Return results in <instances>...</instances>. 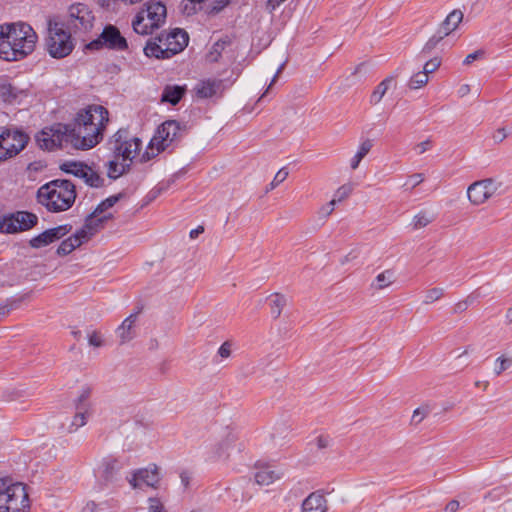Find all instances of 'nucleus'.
Segmentation results:
<instances>
[{"label": "nucleus", "mask_w": 512, "mask_h": 512, "mask_svg": "<svg viewBox=\"0 0 512 512\" xmlns=\"http://www.w3.org/2000/svg\"><path fill=\"white\" fill-rule=\"evenodd\" d=\"M352 190L353 188L350 184H344L335 191L332 200H336V203L341 202L349 197V195L352 193Z\"/></svg>", "instance_id": "obj_40"}, {"label": "nucleus", "mask_w": 512, "mask_h": 512, "mask_svg": "<svg viewBox=\"0 0 512 512\" xmlns=\"http://www.w3.org/2000/svg\"><path fill=\"white\" fill-rule=\"evenodd\" d=\"M288 175H289V172H288L287 168H285V167L281 168L274 176V178L271 181V183L269 184V187L267 188V190H273L274 188H276L278 185H280L282 182H284L287 179Z\"/></svg>", "instance_id": "obj_41"}, {"label": "nucleus", "mask_w": 512, "mask_h": 512, "mask_svg": "<svg viewBox=\"0 0 512 512\" xmlns=\"http://www.w3.org/2000/svg\"><path fill=\"white\" fill-rule=\"evenodd\" d=\"M283 475L282 469L269 464H257L253 472L254 481L260 486H268L281 479Z\"/></svg>", "instance_id": "obj_21"}, {"label": "nucleus", "mask_w": 512, "mask_h": 512, "mask_svg": "<svg viewBox=\"0 0 512 512\" xmlns=\"http://www.w3.org/2000/svg\"><path fill=\"white\" fill-rule=\"evenodd\" d=\"M285 0H268L266 3V7L269 12H273L277 7H279Z\"/></svg>", "instance_id": "obj_56"}, {"label": "nucleus", "mask_w": 512, "mask_h": 512, "mask_svg": "<svg viewBox=\"0 0 512 512\" xmlns=\"http://www.w3.org/2000/svg\"><path fill=\"white\" fill-rule=\"evenodd\" d=\"M28 96V90L16 85L8 78H0V98L7 103L21 102Z\"/></svg>", "instance_id": "obj_20"}, {"label": "nucleus", "mask_w": 512, "mask_h": 512, "mask_svg": "<svg viewBox=\"0 0 512 512\" xmlns=\"http://www.w3.org/2000/svg\"><path fill=\"white\" fill-rule=\"evenodd\" d=\"M120 195H113L102 201L94 210V212L87 218L93 219V227L103 223L105 220L111 218V214H104L108 209L113 207L119 200Z\"/></svg>", "instance_id": "obj_24"}, {"label": "nucleus", "mask_w": 512, "mask_h": 512, "mask_svg": "<svg viewBox=\"0 0 512 512\" xmlns=\"http://www.w3.org/2000/svg\"><path fill=\"white\" fill-rule=\"evenodd\" d=\"M232 344L228 341L224 342L218 349V355L221 358H228L231 355Z\"/></svg>", "instance_id": "obj_50"}, {"label": "nucleus", "mask_w": 512, "mask_h": 512, "mask_svg": "<svg viewBox=\"0 0 512 512\" xmlns=\"http://www.w3.org/2000/svg\"><path fill=\"white\" fill-rule=\"evenodd\" d=\"M444 295V289L441 287H434L426 291L424 296V304H432L439 299H441Z\"/></svg>", "instance_id": "obj_37"}, {"label": "nucleus", "mask_w": 512, "mask_h": 512, "mask_svg": "<svg viewBox=\"0 0 512 512\" xmlns=\"http://www.w3.org/2000/svg\"><path fill=\"white\" fill-rule=\"evenodd\" d=\"M428 80L429 77L426 72L419 71L411 77L409 85L412 89H419L423 87L428 82Z\"/></svg>", "instance_id": "obj_38"}, {"label": "nucleus", "mask_w": 512, "mask_h": 512, "mask_svg": "<svg viewBox=\"0 0 512 512\" xmlns=\"http://www.w3.org/2000/svg\"><path fill=\"white\" fill-rule=\"evenodd\" d=\"M148 504L149 512H167L163 503L158 498H149Z\"/></svg>", "instance_id": "obj_48"}, {"label": "nucleus", "mask_w": 512, "mask_h": 512, "mask_svg": "<svg viewBox=\"0 0 512 512\" xmlns=\"http://www.w3.org/2000/svg\"><path fill=\"white\" fill-rule=\"evenodd\" d=\"M424 181V176L421 173H415L408 177L403 187L406 190H412Z\"/></svg>", "instance_id": "obj_42"}, {"label": "nucleus", "mask_w": 512, "mask_h": 512, "mask_svg": "<svg viewBox=\"0 0 512 512\" xmlns=\"http://www.w3.org/2000/svg\"><path fill=\"white\" fill-rule=\"evenodd\" d=\"M443 38H445V36H442V33L437 30V32L426 42L421 53L426 54L431 52Z\"/></svg>", "instance_id": "obj_39"}, {"label": "nucleus", "mask_w": 512, "mask_h": 512, "mask_svg": "<svg viewBox=\"0 0 512 512\" xmlns=\"http://www.w3.org/2000/svg\"><path fill=\"white\" fill-rule=\"evenodd\" d=\"M38 218L35 214L19 211L0 217V232L14 234L31 229L37 224Z\"/></svg>", "instance_id": "obj_10"}, {"label": "nucleus", "mask_w": 512, "mask_h": 512, "mask_svg": "<svg viewBox=\"0 0 512 512\" xmlns=\"http://www.w3.org/2000/svg\"><path fill=\"white\" fill-rule=\"evenodd\" d=\"M226 41H217L213 46L209 54V58L211 61H217L218 57L221 55L222 50L224 49Z\"/></svg>", "instance_id": "obj_47"}, {"label": "nucleus", "mask_w": 512, "mask_h": 512, "mask_svg": "<svg viewBox=\"0 0 512 512\" xmlns=\"http://www.w3.org/2000/svg\"><path fill=\"white\" fill-rule=\"evenodd\" d=\"M88 341L89 344L94 347H100L102 345L101 335L96 331H93L88 335Z\"/></svg>", "instance_id": "obj_52"}, {"label": "nucleus", "mask_w": 512, "mask_h": 512, "mask_svg": "<svg viewBox=\"0 0 512 512\" xmlns=\"http://www.w3.org/2000/svg\"><path fill=\"white\" fill-rule=\"evenodd\" d=\"M160 37L163 41L164 51H167L171 57L181 52L189 40L188 34L181 29H175L170 33L160 35Z\"/></svg>", "instance_id": "obj_19"}, {"label": "nucleus", "mask_w": 512, "mask_h": 512, "mask_svg": "<svg viewBox=\"0 0 512 512\" xmlns=\"http://www.w3.org/2000/svg\"><path fill=\"white\" fill-rule=\"evenodd\" d=\"M60 168L65 173L72 174L83 179L85 183L91 187H100L102 185L103 180L100 176L91 167L84 163L66 161L61 164Z\"/></svg>", "instance_id": "obj_15"}, {"label": "nucleus", "mask_w": 512, "mask_h": 512, "mask_svg": "<svg viewBox=\"0 0 512 512\" xmlns=\"http://www.w3.org/2000/svg\"><path fill=\"white\" fill-rule=\"evenodd\" d=\"M506 137H507V132H506L505 128L497 129L493 135V139L496 142H502Z\"/></svg>", "instance_id": "obj_55"}, {"label": "nucleus", "mask_w": 512, "mask_h": 512, "mask_svg": "<svg viewBox=\"0 0 512 512\" xmlns=\"http://www.w3.org/2000/svg\"><path fill=\"white\" fill-rule=\"evenodd\" d=\"M327 502L321 492L311 493L302 503V512H326Z\"/></svg>", "instance_id": "obj_26"}, {"label": "nucleus", "mask_w": 512, "mask_h": 512, "mask_svg": "<svg viewBox=\"0 0 512 512\" xmlns=\"http://www.w3.org/2000/svg\"><path fill=\"white\" fill-rule=\"evenodd\" d=\"M271 305V314L274 318H278L282 312V309L285 305V298L279 294H275L270 302Z\"/></svg>", "instance_id": "obj_36"}, {"label": "nucleus", "mask_w": 512, "mask_h": 512, "mask_svg": "<svg viewBox=\"0 0 512 512\" xmlns=\"http://www.w3.org/2000/svg\"><path fill=\"white\" fill-rule=\"evenodd\" d=\"M501 187V183L492 178L478 180L467 188V197L472 205L479 206L487 202Z\"/></svg>", "instance_id": "obj_12"}, {"label": "nucleus", "mask_w": 512, "mask_h": 512, "mask_svg": "<svg viewBox=\"0 0 512 512\" xmlns=\"http://www.w3.org/2000/svg\"><path fill=\"white\" fill-rule=\"evenodd\" d=\"M90 388L88 387H85L81 390L79 396L77 397V399L75 400V406L77 407V405H86L88 410H91V406H90V403H89V397H90Z\"/></svg>", "instance_id": "obj_43"}, {"label": "nucleus", "mask_w": 512, "mask_h": 512, "mask_svg": "<svg viewBox=\"0 0 512 512\" xmlns=\"http://www.w3.org/2000/svg\"><path fill=\"white\" fill-rule=\"evenodd\" d=\"M433 221V216L429 215L425 211L417 213L412 220V225L415 230L426 227Z\"/></svg>", "instance_id": "obj_35"}, {"label": "nucleus", "mask_w": 512, "mask_h": 512, "mask_svg": "<svg viewBox=\"0 0 512 512\" xmlns=\"http://www.w3.org/2000/svg\"><path fill=\"white\" fill-rule=\"evenodd\" d=\"M336 200H331L327 205L323 206L320 210L321 214L324 216H329L335 208Z\"/></svg>", "instance_id": "obj_54"}, {"label": "nucleus", "mask_w": 512, "mask_h": 512, "mask_svg": "<svg viewBox=\"0 0 512 512\" xmlns=\"http://www.w3.org/2000/svg\"><path fill=\"white\" fill-rule=\"evenodd\" d=\"M475 301V297L473 295H469L466 299L459 301L454 306L455 313H461L465 311L470 305H472Z\"/></svg>", "instance_id": "obj_46"}, {"label": "nucleus", "mask_w": 512, "mask_h": 512, "mask_svg": "<svg viewBox=\"0 0 512 512\" xmlns=\"http://www.w3.org/2000/svg\"><path fill=\"white\" fill-rule=\"evenodd\" d=\"M426 417V412L421 409V408H417L416 410H414L413 412V415H412V421L414 423H420L424 418Z\"/></svg>", "instance_id": "obj_53"}, {"label": "nucleus", "mask_w": 512, "mask_h": 512, "mask_svg": "<svg viewBox=\"0 0 512 512\" xmlns=\"http://www.w3.org/2000/svg\"><path fill=\"white\" fill-rule=\"evenodd\" d=\"M76 196L75 184L66 179L52 180L37 191L38 203L51 213L69 210L75 203Z\"/></svg>", "instance_id": "obj_3"}, {"label": "nucleus", "mask_w": 512, "mask_h": 512, "mask_svg": "<svg viewBox=\"0 0 512 512\" xmlns=\"http://www.w3.org/2000/svg\"><path fill=\"white\" fill-rule=\"evenodd\" d=\"M459 507V502L457 500H452L446 505L445 512H456Z\"/></svg>", "instance_id": "obj_58"}, {"label": "nucleus", "mask_w": 512, "mask_h": 512, "mask_svg": "<svg viewBox=\"0 0 512 512\" xmlns=\"http://www.w3.org/2000/svg\"><path fill=\"white\" fill-rule=\"evenodd\" d=\"M484 55V51L482 50H477L473 53H470L468 54L465 59L463 60V64L464 65H470L472 64L475 60L481 58L482 56Z\"/></svg>", "instance_id": "obj_51"}, {"label": "nucleus", "mask_w": 512, "mask_h": 512, "mask_svg": "<svg viewBox=\"0 0 512 512\" xmlns=\"http://www.w3.org/2000/svg\"><path fill=\"white\" fill-rule=\"evenodd\" d=\"M193 91L199 99L219 98L225 91L224 81L214 78L203 79L196 83Z\"/></svg>", "instance_id": "obj_18"}, {"label": "nucleus", "mask_w": 512, "mask_h": 512, "mask_svg": "<svg viewBox=\"0 0 512 512\" xmlns=\"http://www.w3.org/2000/svg\"><path fill=\"white\" fill-rule=\"evenodd\" d=\"M108 122L109 112L105 107L89 105L77 113L73 128L61 124L45 128L36 140L40 148L49 151L60 147L64 140L76 149L88 150L103 139Z\"/></svg>", "instance_id": "obj_1"}, {"label": "nucleus", "mask_w": 512, "mask_h": 512, "mask_svg": "<svg viewBox=\"0 0 512 512\" xmlns=\"http://www.w3.org/2000/svg\"><path fill=\"white\" fill-rule=\"evenodd\" d=\"M441 64V59L439 57H434L427 61L423 67V72H426V74L429 76L430 73H433L436 71Z\"/></svg>", "instance_id": "obj_45"}, {"label": "nucleus", "mask_w": 512, "mask_h": 512, "mask_svg": "<svg viewBox=\"0 0 512 512\" xmlns=\"http://www.w3.org/2000/svg\"><path fill=\"white\" fill-rule=\"evenodd\" d=\"M120 466L116 459H105L96 469L95 475L101 484L106 485L113 480Z\"/></svg>", "instance_id": "obj_25"}, {"label": "nucleus", "mask_w": 512, "mask_h": 512, "mask_svg": "<svg viewBox=\"0 0 512 512\" xmlns=\"http://www.w3.org/2000/svg\"><path fill=\"white\" fill-rule=\"evenodd\" d=\"M97 23L95 10L88 4L77 2L68 7L62 24L74 37L86 41Z\"/></svg>", "instance_id": "obj_4"}, {"label": "nucleus", "mask_w": 512, "mask_h": 512, "mask_svg": "<svg viewBox=\"0 0 512 512\" xmlns=\"http://www.w3.org/2000/svg\"><path fill=\"white\" fill-rule=\"evenodd\" d=\"M95 232L96 228L93 227V219H86L84 226L80 230L60 243L57 248V254L61 256L70 254L75 248L87 241Z\"/></svg>", "instance_id": "obj_14"}, {"label": "nucleus", "mask_w": 512, "mask_h": 512, "mask_svg": "<svg viewBox=\"0 0 512 512\" xmlns=\"http://www.w3.org/2000/svg\"><path fill=\"white\" fill-rule=\"evenodd\" d=\"M372 146L373 143L370 139H366L359 144L355 155L350 159V167L352 170L359 167L360 162L370 152Z\"/></svg>", "instance_id": "obj_32"}, {"label": "nucleus", "mask_w": 512, "mask_h": 512, "mask_svg": "<svg viewBox=\"0 0 512 512\" xmlns=\"http://www.w3.org/2000/svg\"><path fill=\"white\" fill-rule=\"evenodd\" d=\"M38 41L34 29L27 23L14 22L0 25V58L20 61L30 55Z\"/></svg>", "instance_id": "obj_2"}, {"label": "nucleus", "mask_w": 512, "mask_h": 512, "mask_svg": "<svg viewBox=\"0 0 512 512\" xmlns=\"http://www.w3.org/2000/svg\"><path fill=\"white\" fill-rule=\"evenodd\" d=\"M167 15L166 6L158 1H149L132 21L133 30L140 35L151 34L164 24Z\"/></svg>", "instance_id": "obj_7"}, {"label": "nucleus", "mask_w": 512, "mask_h": 512, "mask_svg": "<svg viewBox=\"0 0 512 512\" xmlns=\"http://www.w3.org/2000/svg\"><path fill=\"white\" fill-rule=\"evenodd\" d=\"M130 165L131 162L126 159L113 155V159L107 164V175L111 179H117L129 170Z\"/></svg>", "instance_id": "obj_27"}, {"label": "nucleus", "mask_w": 512, "mask_h": 512, "mask_svg": "<svg viewBox=\"0 0 512 512\" xmlns=\"http://www.w3.org/2000/svg\"><path fill=\"white\" fill-rule=\"evenodd\" d=\"M505 319L508 324H512V307L508 308L506 311Z\"/></svg>", "instance_id": "obj_63"}, {"label": "nucleus", "mask_w": 512, "mask_h": 512, "mask_svg": "<svg viewBox=\"0 0 512 512\" xmlns=\"http://www.w3.org/2000/svg\"><path fill=\"white\" fill-rule=\"evenodd\" d=\"M433 146V142L431 139H426L420 143H418L416 146H415V151L417 154L421 155L423 153H425L426 151L430 150Z\"/></svg>", "instance_id": "obj_49"}, {"label": "nucleus", "mask_w": 512, "mask_h": 512, "mask_svg": "<svg viewBox=\"0 0 512 512\" xmlns=\"http://www.w3.org/2000/svg\"><path fill=\"white\" fill-rule=\"evenodd\" d=\"M26 486L9 478H0V512H29Z\"/></svg>", "instance_id": "obj_5"}, {"label": "nucleus", "mask_w": 512, "mask_h": 512, "mask_svg": "<svg viewBox=\"0 0 512 512\" xmlns=\"http://www.w3.org/2000/svg\"><path fill=\"white\" fill-rule=\"evenodd\" d=\"M180 137V125L175 120L162 123L154 133L145 152L141 155V161L146 162L170 148Z\"/></svg>", "instance_id": "obj_6"}, {"label": "nucleus", "mask_w": 512, "mask_h": 512, "mask_svg": "<svg viewBox=\"0 0 512 512\" xmlns=\"http://www.w3.org/2000/svg\"><path fill=\"white\" fill-rule=\"evenodd\" d=\"M203 227H198L196 229H193L190 231V237L191 238H196L200 233L203 232Z\"/></svg>", "instance_id": "obj_61"}, {"label": "nucleus", "mask_w": 512, "mask_h": 512, "mask_svg": "<svg viewBox=\"0 0 512 512\" xmlns=\"http://www.w3.org/2000/svg\"><path fill=\"white\" fill-rule=\"evenodd\" d=\"M145 55L148 57L167 59L171 56L164 51V45L161 37L157 38L155 42H149L144 48Z\"/></svg>", "instance_id": "obj_31"}, {"label": "nucleus", "mask_w": 512, "mask_h": 512, "mask_svg": "<svg viewBox=\"0 0 512 512\" xmlns=\"http://www.w3.org/2000/svg\"><path fill=\"white\" fill-rule=\"evenodd\" d=\"M128 482L134 489L142 488L143 486L157 488L160 482L159 469L154 464L147 468L138 469L133 472Z\"/></svg>", "instance_id": "obj_17"}, {"label": "nucleus", "mask_w": 512, "mask_h": 512, "mask_svg": "<svg viewBox=\"0 0 512 512\" xmlns=\"http://www.w3.org/2000/svg\"><path fill=\"white\" fill-rule=\"evenodd\" d=\"M393 83L394 79L392 77H388L380 82L370 96V103L373 105L378 104Z\"/></svg>", "instance_id": "obj_33"}, {"label": "nucleus", "mask_w": 512, "mask_h": 512, "mask_svg": "<svg viewBox=\"0 0 512 512\" xmlns=\"http://www.w3.org/2000/svg\"><path fill=\"white\" fill-rule=\"evenodd\" d=\"M182 484L187 487L189 485L190 475L187 472H182L180 474Z\"/></svg>", "instance_id": "obj_60"}, {"label": "nucleus", "mask_w": 512, "mask_h": 512, "mask_svg": "<svg viewBox=\"0 0 512 512\" xmlns=\"http://www.w3.org/2000/svg\"><path fill=\"white\" fill-rule=\"evenodd\" d=\"M185 93V87L179 85H168L164 88L161 101L176 105Z\"/></svg>", "instance_id": "obj_29"}, {"label": "nucleus", "mask_w": 512, "mask_h": 512, "mask_svg": "<svg viewBox=\"0 0 512 512\" xmlns=\"http://www.w3.org/2000/svg\"><path fill=\"white\" fill-rule=\"evenodd\" d=\"M394 281V272L391 270H385L376 276L375 280L372 283V286L377 290H381L393 284Z\"/></svg>", "instance_id": "obj_34"}, {"label": "nucleus", "mask_w": 512, "mask_h": 512, "mask_svg": "<svg viewBox=\"0 0 512 512\" xmlns=\"http://www.w3.org/2000/svg\"><path fill=\"white\" fill-rule=\"evenodd\" d=\"M470 91V88H469V85H462L460 90H459V93L461 94V96H464L466 95L468 92Z\"/></svg>", "instance_id": "obj_64"}, {"label": "nucleus", "mask_w": 512, "mask_h": 512, "mask_svg": "<svg viewBox=\"0 0 512 512\" xmlns=\"http://www.w3.org/2000/svg\"><path fill=\"white\" fill-rule=\"evenodd\" d=\"M511 365V360L505 357H498L495 361L494 372L496 375H500L502 372L507 370Z\"/></svg>", "instance_id": "obj_44"}, {"label": "nucleus", "mask_w": 512, "mask_h": 512, "mask_svg": "<svg viewBox=\"0 0 512 512\" xmlns=\"http://www.w3.org/2000/svg\"><path fill=\"white\" fill-rule=\"evenodd\" d=\"M138 319V312L130 314L126 317L121 325L117 328L116 334L121 344L131 341L136 336L135 324Z\"/></svg>", "instance_id": "obj_23"}, {"label": "nucleus", "mask_w": 512, "mask_h": 512, "mask_svg": "<svg viewBox=\"0 0 512 512\" xmlns=\"http://www.w3.org/2000/svg\"><path fill=\"white\" fill-rule=\"evenodd\" d=\"M67 229L65 226H59L56 228L48 229L41 234L30 240V245L33 248H41L47 246L48 244L60 239L64 235H66Z\"/></svg>", "instance_id": "obj_22"}, {"label": "nucleus", "mask_w": 512, "mask_h": 512, "mask_svg": "<svg viewBox=\"0 0 512 512\" xmlns=\"http://www.w3.org/2000/svg\"><path fill=\"white\" fill-rule=\"evenodd\" d=\"M90 416V410H88L86 405H77L76 413L67 428L69 433L75 432L80 427L84 426L87 423V419Z\"/></svg>", "instance_id": "obj_30"}, {"label": "nucleus", "mask_w": 512, "mask_h": 512, "mask_svg": "<svg viewBox=\"0 0 512 512\" xmlns=\"http://www.w3.org/2000/svg\"><path fill=\"white\" fill-rule=\"evenodd\" d=\"M106 46L114 50H125L127 48V41L121 35L117 27L113 25H107L99 37L95 40L90 41L86 48L89 50H98L101 47Z\"/></svg>", "instance_id": "obj_13"}, {"label": "nucleus", "mask_w": 512, "mask_h": 512, "mask_svg": "<svg viewBox=\"0 0 512 512\" xmlns=\"http://www.w3.org/2000/svg\"><path fill=\"white\" fill-rule=\"evenodd\" d=\"M284 67V64H281L279 66V68L277 69L276 71V74L274 75L273 79L271 80L270 84H269V87L268 89L274 84V82L276 81V78L278 77V75L281 73L282 69Z\"/></svg>", "instance_id": "obj_62"}, {"label": "nucleus", "mask_w": 512, "mask_h": 512, "mask_svg": "<svg viewBox=\"0 0 512 512\" xmlns=\"http://www.w3.org/2000/svg\"><path fill=\"white\" fill-rule=\"evenodd\" d=\"M237 435L227 431L212 447L211 458L214 460H227L232 454L240 451Z\"/></svg>", "instance_id": "obj_16"}, {"label": "nucleus", "mask_w": 512, "mask_h": 512, "mask_svg": "<svg viewBox=\"0 0 512 512\" xmlns=\"http://www.w3.org/2000/svg\"><path fill=\"white\" fill-rule=\"evenodd\" d=\"M330 444V439L326 436H319L317 438V446L318 448L320 449H324L326 447H328Z\"/></svg>", "instance_id": "obj_57"}, {"label": "nucleus", "mask_w": 512, "mask_h": 512, "mask_svg": "<svg viewBox=\"0 0 512 512\" xmlns=\"http://www.w3.org/2000/svg\"><path fill=\"white\" fill-rule=\"evenodd\" d=\"M28 135L18 130H7L0 135V161L17 155L27 142Z\"/></svg>", "instance_id": "obj_11"}, {"label": "nucleus", "mask_w": 512, "mask_h": 512, "mask_svg": "<svg viewBox=\"0 0 512 512\" xmlns=\"http://www.w3.org/2000/svg\"><path fill=\"white\" fill-rule=\"evenodd\" d=\"M72 33L57 21H49L46 48L53 58L61 59L68 56L74 49Z\"/></svg>", "instance_id": "obj_8"}, {"label": "nucleus", "mask_w": 512, "mask_h": 512, "mask_svg": "<svg viewBox=\"0 0 512 512\" xmlns=\"http://www.w3.org/2000/svg\"><path fill=\"white\" fill-rule=\"evenodd\" d=\"M463 20V13L460 10L450 12L439 27L442 36H448L457 29Z\"/></svg>", "instance_id": "obj_28"}, {"label": "nucleus", "mask_w": 512, "mask_h": 512, "mask_svg": "<svg viewBox=\"0 0 512 512\" xmlns=\"http://www.w3.org/2000/svg\"><path fill=\"white\" fill-rule=\"evenodd\" d=\"M141 140L137 137H130L125 130H119L110 141L113 155L121 157L132 163L141 147Z\"/></svg>", "instance_id": "obj_9"}, {"label": "nucleus", "mask_w": 512, "mask_h": 512, "mask_svg": "<svg viewBox=\"0 0 512 512\" xmlns=\"http://www.w3.org/2000/svg\"><path fill=\"white\" fill-rule=\"evenodd\" d=\"M216 3L217 4L213 6L212 11L218 12L221 9H223L226 5H228L229 0H217Z\"/></svg>", "instance_id": "obj_59"}]
</instances>
